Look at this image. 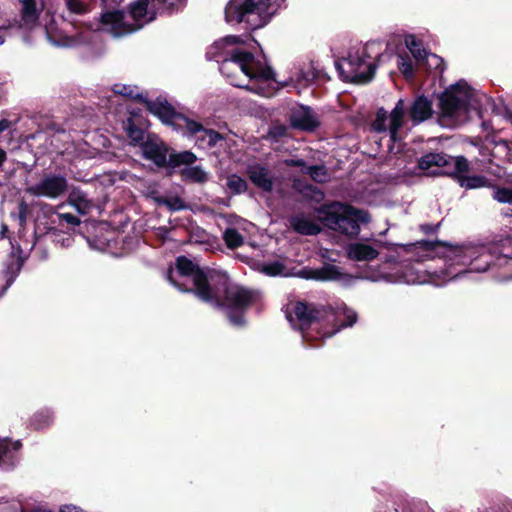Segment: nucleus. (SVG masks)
<instances>
[{
    "mask_svg": "<svg viewBox=\"0 0 512 512\" xmlns=\"http://www.w3.org/2000/svg\"><path fill=\"white\" fill-rule=\"evenodd\" d=\"M167 279L178 290L193 294L214 309L223 310L234 326L246 324L245 314L260 299L257 290L233 284L226 272L205 271L186 256L176 258L175 270H167Z\"/></svg>",
    "mask_w": 512,
    "mask_h": 512,
    "instance_id": "nucleus-1",
    "label": "nucleus"
},
{
    "mask_svg": "<svg viewBox=\"0 0 512 512\" xmlns=\"http://www.w3.org/2000/svg\"><path fill=\"white\" fill-rule=\"evenodd\" d=\"M406 252L420 250L422 252H437L443 248L444 257H448L457 263L468 267L469 271L485 272L493 266H502L510 259L507 255L498 251L497 247L478 246L463 247L454 246L449 242L435 240H420L415 243L398 245Z\"/></svg>",
    "mask_w": 512,
    "mask_h": 512,
    "instance_id": "nucleus-2",
    "label": "nucleus"
},
{
    "mask_svg": "<svg viewBox=\"0 0 512 512\" xmlns=\"http://www.w3.org/2000/svg\"><path fill=\"white\" fill-rule=\"evenodd\" d=\"M314 211L317 214V219L326 228L350 237L359 234V223L370 221L368 211L339 201L321 204Z\"/></svg>",
    "mask_w": 512,
    "mask_h": 512,
    "instance_id": "nucleus-3",
    "label": "nucleus"
},
{
    "mask_svg": "<svg viewBox=\"0 0 512 512\" xmlns=\"http://www.w3.org/2000/svg\"><path fill=\"white\" fill-rule=\"evenodd\" d=\"M170 112L167 113L162 123L171 126L175 131L180 132L183 136H195V144L198 148H213L224 136L214 129L205 128L200 122L195 121L183 113L177 112L171 106Z\"/></svg>",
    "mask_w": 512,
    "mask_h": 512,
    "instance_id": "nucleus-4",
    "label": "nucleus"
},
{
    "mask_svg": "<svg viewBox=\"0 0 512 512\" xmlns=\"http://www.w3.org/2000/svg\"><path fill=\"white\" fill-rule=\"evenodd\" d=\"M293 313L299 323L303 337H308V330L312 326H335L337 321L336 310L330 305H322L298 301L293 308Z\"/></svg>",
    "mask_w": 512,
    "mask_h": 512,
    "instance_id": "nucleus-5",
    "label": "nucleus"
},
{
    "mask_svg": "<svg viewBox=\"0 0 512 512\" xmlns=\"http://www.w3.org/2000/svg\"><path fill=\"white\" fill-rule=\"evenodd\" d=\"M366 58H370V56L367 53V47H364L361 53H350L347 58L336 61V69L341 79L355 84L370 82L374 78L378 65L375 62L366 65Z\"/></svg>",
    "mask_w": 512,
    "mask_h": 512,
    "instance_id": "nucleus-6",
    "label": "nucleus"
},
{
    "mask_svg": "<svg viewBox=\"0 0 512 512\" xmlns=\"http://www.w3.org/2000/svg\"><path fill=\"white\" fill-rule=\"evenodd\" d=\"M472 97L471 87L460 80L446 88L438 97V107L442 119L453 120L469 110Z\"/></svg>",
    "mask_w": 512,
    "mask_h": 512,
    "instance_id": "nucleus-7",
    "label": "nucleus"
},
{
    "mask_svg": "<svg viewBox=\"0 0 512 512\" xmlns=\"http://www.w3.org/2000/svg\"><path fill=\"white\" fill-rule=\"evenodd\" d=\"M121 0H101V13L94 22L87 27L90 30H99L101 27H110L115 36L133 33L142 28V24H129L124 21L125 14L119 9Z\"/></svg>",
    "mask_w": 512,
    "mask_h": 512,
    "instance_id": "nucleus-8",
    "label": "nucleus"
},
{
    "mask_svg": "<svg viewBox=\"0 0 512 512\" xmlns=\"http://www.w3.org/2000/svg\"><path fill=\"white\" fill-rule=\"evenodd\" d=\"M228 62L237 64L241 71L250 79L267 82L274 79V71L269 65H263L260 60H256L254 54L241 49H233L229 57L225 58L222 65Z\"/></svg>",
    "mask_w": 512,
    "mask_h": 512,
    "instance_id": "nucleus-9",
    "label": "nucleus"
},
{
    "mask_svg": "<svg viewBox=\"0 0 512 512\" xmlns=\"http://www.w3.org/2000/svg\"><path fill=\"white\" fill-rule=\"evenodd\" d=\"M404 116L405 103L403 99H399L390 114L384 107L377 109L376 117L371 123V129L377 133L389 131L390 140L395 143L399 140L398 133L404 125Z\"/></svg>",
    "mask_w": 512,
    "mask_h": 512,
    "instance_id": "nucleus-10",
    "label": "nucleus"
},
{
    "mask_svg": "<svg viewBox=\"0 0 512 512\" xmlns=\"http://www.w3.org/2000/svg\"><path fill=\"white\" fill-rule=\"evenodd\" d=\"M112 91L115 94L123 97L135 100L141 104H144L146 109L153 115L157 116L161 122L165 118L168 112H170L171 104L164 98L158 97L156 100H149L142 93H136L135 87L125 84H114Z\"/></svg>",
    "mask_w": 512,
    "mask_h": 512,
    "instance_id": "nucleus-11",
    "label": "nucleus"
},
{
    "mask_svg": "<svg viewBox=\"0 0 512 512\" xmlns=\"http://www.w3.org/2000/svg\"><path fill=\"white\" fill-rule=\"evenodd\" d=\"M68 191V181L60 174L45 175L38 183L26 188L29 195L57 199Z\"/></svg>",
    "mask_w": 512,
    "mask_h": 512,
    "instance_id": "nucleus-12",
    "label": "nucleus"
},
{
    "mask_svg": "<svg viewBox=\"0 0 512 512\" xmlns=\"http://www.w3.org/2000/svg\"><path fill=\"white\" fill-rule=\"evenodd\" d=\"M457 161V157L450 156L443 152L436 153L430 152L426 153L418 159L417 167L420 170L428 171L432 167H437V170H433L430 172L432 176L445 175L449 177L447 171H451L454 169L455 163Z\"/></svg>",
    "mask_w": 512,
    "mask_h": 512,
    "instance_id": "nucleus-13",
    "label": "nucleus"
},
{
    "mask_svg": "<svg viewBox=\"0 0 512 512\" xmlns=\"http://www.w3.org/2000/svg\"><path fill=\"white\" fill-rule=\"evenodd\" d=\"M470 171L469 161L464 156H457L454 169L447 171L453 180L457 181L459 185L466 189H476L485 187L489 181L485 176L473 175L467 176L466 174Z\"/></svg>",
    "mask_w": 512,
    "mask_h": 512,
    "instance_id": "nucleus-14",
    "label": "nucleus"
},
{
    "mask_svg": "<svg viewBox=\"0 0 512 512\" xmlns=\"http://www.w3.org/2000/svg\"><path fill=\"white\" fill-rule=\"evenodd\" d=\"M144 159L151 161L158 168H165L170 147L155 134H147L141 147Z\"/></svg>",
    "mask_w": 512,
    "mask_h": 512,
    "instance_id": "nucleus-15",
    "label": "nucleus"
},
{
    "mask_svg": "<svg viewBox=\"0 0 512 512\" xmlns=\"http://www.w3.org/2000/svg\"><path fill=\"white\" fill-rule=\"evenodd\" d=\"M289 121L294 129L305 132H313L320 126V121L312 108L303 105L292 110Z\"/></svg>",
    "mask_w": 512,
    "mask_h": 512,
    "instance_id": "nucleus-16",
    "label": "nucleus"
},
{
    "mask_svg": "<svg viewBox=\"0 0 512 512\" xmlns=\"http://www.w3.org/2000/svg\"><path fill=\"white\" fill-rule=\"evenodd\" d=\"M145 122L146 119L142 116L140 109L130 111V116L124 122V129L130 143L138 145L140 148L147 138L144 128Z\"/></svg>",
    "mask_w": 512,
    "mask_h": 512,
    "instance_id": "nucleus-17",
    "label": "nucleus"
},
{
    "mask_svg": "<svg viewBox=\"0 0 512 512\" xmlns=\"http://www.w3.org/2000/svg\"><path fill=\"white\" fill-rule=\"evenodd\" d=\"M434 113L432 101L425 95L415 98L409 108L408 114L414 124H419L432 117Z\"/></svg>",
    "mask_w": 512,
    "mask_h": 512,
    "instance_id": "nucleus-18",
    "label": "nucleus"
},
{
    "mask_svg": "<svg viewBox=\"0 0 512 512\" xmlns=\"http://www.w3.org/2000/svg\"><path fill=\"white\" fill-rule=\"evenodd\" d=\"M247 176L257 188L264 192L272 191L273 179L266 167L260 164L249 165L247 167Z\"/></svg>",
    "mask_w": 512,
    "mask_h": 512,
    "instance_id": "nucleus-19",
    "label": "nucleus"
},
{
    "mask_svg": "<svg viewBox=\"0 0 512 512\" xmlns=\"http://www.w3.org/2000/svg\"><path fill=\"white\" fill-rule=\"evenodd\" d=\"M289 223L296 233L304 236H315L322 231L319 224L306 218L303 213L291 216Z\"/></svg>",
    "mask_w": 512,
    "mask_h": 512,
    "instance_id": "nucleus-20",
    "label": "nucleus"
},
{
    "mask_svg": "<svg viewBox=\"0 0 512 512\" xmlns=\"http://www.w3.org/2000/svg\"><path fill=\"white\" fill-rule=\"evenodd\" d=\"M150 0H136L129 5V14L135 21L134 24H142V27L156 18L155 11H149Z\"/></svg>",
    "mask_w": 512,
    "mask_h": 512,
    "instance_id": "nucleus-21",
    "label": "nucleus"
},
{
    "mask_svg": "<svg viewBox=\"0 0 512 512\" xmlns=\"http://www.w3.org/2000/svg\"><path fill=\"white\" fill-rule=\"evenodd\" d=\"M378 256V250L369 244L352 243L347 248V257L353 261H372Z\"/></svg>",
    "mask_w": 512,
    "mask_h": 512,
    "instance_id": "nucleus-22",
    "label": "nucleus"
},
{
    "mask_svg": "<svg viewBox=\"0 0 512 512\" xmlns=\"http://www.w3.org/2000/svg\"><path fill=\"white\" fill-rule=\"evenodd\" d=\"M418 67L424 69L427 74L433 76V78H439L441 80L446 69V64L442 57L428 52L427 56L423 59L422 64Z\"/></svg>",
    "mask_w": 512,
    "mask_h": 512,
    "instance_id": "nucleus-23",
    "label": "nucleus"
},
{
    "mask_svg": "<svg viewBox=\"0 0 512 512\" xmlns=\"http://www.w3.org/2000/svg\"><path fill=\"white\" fill-rule=\"evenodd\" d=\"M197 159L198 158L196 154L190 150L177 152L174 149L170 148L165 168L177 169L180 168L181 166L188 167L190 165H193L197 161Z\"/></svg>",
    "mask_w": 512,
    "mask_h": 512,
    "instance_id": "nucleus-24",
    "label": "nucleus"
},
{
    "mask_svg": "<svg viewBox=\"0 0 512 512\" xmlns=\"http://www.w3.org/2000/svg\"><path fill=\"white\" fill-rule=\"evenodd\" d=\"M293 188L305 199L316 203L322 202L325 197L324 192L320 188L304 181H295Z\"/></svg>",
    "mask_w": 512,
    "mask_h": 512,
    "instance_id": "nucleus-25",
    "label": "nucleus"
},
{
    "mask_svg": "<svg viewBox=\"0 0 512 512\" xmlns=\"http://www.w3.org/2000/svg\"><path fill=\"white\" fill-rule=\"evenodd\" d=\"M339 276L340 272L337 266L326 264L319 269L309 270L306 277L317 281H329L338 279Z\"/></svg>",
    "mask_w": 512,
    "mask_h": 512,
    "instance_id": "nucleus-26",
    "label": "nucleus"
},
{
    "mask_svg": "<svg viewBox=\"0 0 512 512\" xmlns=\"http://www.w3.org/2000/svg\"><path fill=\"white\" fill-rule=\"evenodd\" d=\"M68 203L80 214H86L91 208L87 195L79 188H73L68 195Z\"/></svg>",
    "mask_w": 512,
    "mask_h": 512,
    "instance_id": "nucleus-27",
    "label": "nucleus"
},
{
    "mask_svg": "<svg viewBox=\"0 0 512 512\" xmlns=\"http://www.w3.org/2000/svg\"><path fill=\"white\" fill-rule=\"evenodd\" d=\"M98 0H65V6L70 14L86 15L95 9Z\"/></svg>",
    "mask_w": 512,
    "mask_h": 512,
    "instance_id": "nucleus-28",
    "label": "nucleus"
},
{
    "mask_svg": "<svg viewBox=\"0 0 512 512\" xmlns=\"http://www.w3.org/2000/svg\"><path fill=\"white\" fill-rule=\"evenodd\" d=\"M181 179L185 182L204 184L208 181V174L200 166H188L180 170Z\"/></svg>",
    "mask_w": 512,
    "mask_h": 512,
    "instance_id": "nucleus-29",
    "label": "nucleus"
},
{
    "mask_svg": "<svg viewBox=\"0 0 512 512\" xmlns=\"http://www.w3.org/2000/svg\"><path fill=\"white\" fill-rule=\"evenodd\" d=\"M16 463L15 453L10 450V441L0 438V468L10 470L15 467Z\"/></svg>",
    "mask_w": 512,
    "mask_h": 512,
    "instance_id": "nucleus-30",
    "label": "nucleus"
},
{
    "mask_svg": "<svg viewBox=\"0 0 512 512\" xmlns=\"http://www.w3.org/2000/svg\"><path fill=\"white\" fill-rule=\"evenodd\" d=\"M53 420V413L49 409H41L30 418L29 426L34 430H42L48 428Z\"/></svg>",
    "mask_w": 512,
    "mask_h": 512,
    "instance_id": "nucleus-31",
    "label": "nucleus"
},
{
    "mask_svg": "<svg viewBox=\"0 0 512 512\" xmlns=\"http://www.w3.org/2000/svg\"><path fill=\"white\" fill-rule=\"evenodd\" d=\"M405 44L415 58L416 64L418 66L422 64L423 59L428 54L427 50L423 48L422 41L418 40L414 35H410L405 39Z\"/></svg>",
    "mask_w": 512,
    "mask_h": 512,
    "instance_id": "nucleus-32",
    "label": "nucleus"
},
{
    "mask_svg": "<svg viewBox=\"0 0 512 512\" xmlns=\"http://www.w3.org/2000/svg\"><path fill=\"white\" fill-rule=\"evenodd\" d=\"M57 221L52 220L53 224H57L60 229L67 228L76 231V227L81 229L80 219L71 213H57Z\"/></svg>",
    "mask_w": 512,
    "mask_h": 512,
    "instance_id": "nucleus-33",
    "label": "nucleus"
},
{
    "mask_svg": "<svg viewBox=\"0 0 512 512\" xmlns=\"http://www.w3.org/2000/svg\"><path fill=\"white\" fill-rule=\"evenodd\" d=\"M397 66L406 80L415 78V70L411 57L407 53L399 54L397 57Z\"/></svg>",
    "mask_w": 512,
    "mask_h": 512,
    "instance_id": "nucleus-34",
    "label": "nucleus"
},
{
    "mask_svg": "<svg viewBox=\"0 0 512 512\" xmlns=\"http://www.w3.org/2000/svg\"><path fill=\"white\" fill-rule=\"evenodd\" d=\"M223 240L226 246L231 250H235L244 244V237L236 228L233 227H228L223 232Z\"/></svg>",
    "mask_w": 512,
    "mask_h": 512,
    "instance_id": "nucleus-35",
    "label": "nucleus"
},
{
    "mask_svg": "<svg viewBox=\"0 0 512 512\" xmlns=\"http://www.w3.org/2000/svg\"><path fill=\"white\" fill-rule=\"evenodd\" d=\"M22 4L21 15L25 23H34L38 20L39 14L35 0H19Z\"/></svg>",
    "mask_w": 512,
    "mask_h": 512,
    "instance_id": "nucleus-36",
    "label": "nucleus"
},
{
    "mask_svg": "<svg viewBox=\"0 0 512 512\" xmlns=\"http://www.w3.org/2000/svg\"><path fill=\"white\" fill-rule=\"evenodd\" d=\"M159 205L166 206L170 211H181L187 208L184 200L179 196L165 197L161 196L156 198Z\"/></svg>",
    "mask_w": 512,
    "mask_h": 512,
    "instance_id": "nucleus-37",
    "label": "nucleus"
},
{
    "mask_svg": "<svg viewBox=\"0 0 512 512\" xmlns=\"http://www.w3.org/2000/svg\"><path fill=\"white\" fill-rule=\"evenodd\" d=\"M225 19L227 22L236 21L237 23H241L244 21L241 7L235 4L234 0H230L225 7Z\"/></svg>",
    "mask_w": 512,
    "mask_h": 512,
    "instance_id": "nucleus-38",
    "label": "nucleus"
},
{
    "mask_svg": "<svg viewBox=\"0 0 512 512\" xmlns=\"http://www.w3.org/2000/svg\"><path fill=\"white\" fill-rule=\"evenodd\" d=\"M226 185L234 194H242L248 189L247 182L236 174L228 177Z\"/></svg>",
    "mask_w": 512,
    "mask_h": 512,
    "instance_id": "nucleus-39",
    "label": "nucleus"
},
{
    "mask_svg": "<svg viewBox=\"0 0 512 512\" xmlns=\"http://www.w3.org/2000/svg\"><path fill=\"white\" fill-rule=\"evenodd\" d=\"M288 135V128L284 124H273L269 127L265 139L274 142H279L282 138Z\"/></svg>",
    "mask_w": 512,
    "mask_h": 512,
    "instance_id": "nucleus-40",
    "label": "nucleus"
},
{
    "mask_svg": "<svg viewBox=\"0 0 512 512\" xmlns=\"http://www.w3.org/2000/svg\"><path fill=\"white\" fill-rule=\"evenodd\" d=\"M493 199L499 203L512 205V185L496 187L493 192Z\"/></svg>",
    "mask_w": 512,
    "mask_h": 512,
    "instance_id": "nucleus-41",
    "label": "nucleus"
},
{
    "mask_svg": "<svg viewBox=\"0 0 512 512\" xmlns=\"http://www.w3.org/2000/svg\"><path fill=\"white\" fill-rule=\"evenodd\" d=\"M357 321V314L355 312L349 313L345 315V319L340 322L337 328H333L331 330H325L322 333H319V337H330L334 333H336L340 328H346L353 326Z\"/></svg>",
    "mask_w": 512,
    "mask_h": 512,
    "instance_id": "nucleus-42",
    "label": "nucleus"
},
{
    "mask_svg": "<svg viewBox=\"0 0 512 512\" xmlns=\"http://www.w3.org/2000/svg\"><path fill=\"white\" fill-rule=\"evenodd\" d=\"M241 11L244 15V17L247 14H252L257 12L258 14H261L265 11V3L263 1L255 2L254 0H245L241 5Z\"/></svg>",
    "mask_w": 512,
    "mask_h": 512,
    "instance_id": "nucleus-43",
    "label": "nucleus"
},
{
    "mask_svg": "<svg viewBox=\"0 0 512 512\" xmlns=\"http://www.w3.org/2000/svg\"><path fill=\"white\" fill-rule=\"evenodd\" d=\"M285 265L280 261H273L263 266V272L268 276H280L285 272Z\"/></svg>",
    "mask_w": 512,
    "mask_h": 512,
    "instance_id": "nucleus-44",
    "label": "nucleus"
},
{
    "mask_svg": "<svg viewBox=\"0 0 512 512\" xmlns=\"http://www.w3.org/2000/svg\"><path fill=\"white\" fill-rule=\"evenodd\" d=\"M30 213L29 205L21 200L18 204V221L20 226H25Z\"/></svg>",
    "mask_w": 512,
    "mask_h": 512,
    "instance_id": "nucleus-45",
    "label": "nucleus"
},
{
    "mask_svg": "<svg viewBox=\"0 0 512 512\" xmlns=\"http://www.w3.org/2000/svg\"><path fill=\"white\" fill-rule=\"evenodd\" d=\"M306 173H308L316 181L318 180V177L320 175H323V176L326 175L325 168L322 165L308 166L306 169Z\"/></svg>",
    "mask_w": 512,
    "mask_h": 512,
    "instance_id": "nucleus-46",
    "label": "nucleus"
},
{
    "mask_svg": "<svg viewBox=\"0 0 512 512\" xmlns=\"http://www.w3.org/2000/svg\"><path fill=\"white\" fill-rule=\"evenodd\" d=\"M187 0H175L166 4V9L169 13H174L182 10L186 5Z\"/></svg>",
    "mask_w": 512,
    "mask_h": 512,
    "instance_id": "nucleus-47",
    "label": "nucleus"
},
{
    "mask_svg": "<svg viewBox=\"0 0 512 512\" xmlns=\"http://www.w3.org/2000/svg\"><path fill=\"white\" fill-rule=\"evenodd\" d=\"M440 225H441V223H437L435 225L434 224L424 223V224H420L419 225V230L421 232H423L424 234H426V235H431V234L437 233V231L440 228Z\"/></svg>",
    "mask_w": 512,
    "mask_h": 512,
    "instance_id": "nucleus-48",
    "label": "nucleus"
},
{
    "mask_svg": "<svg viewBox=\"0 0 512 512\" xmlns=\"http://www.w3.org/2000/svg\"><path fill=\"white\" fill-rule=\"evenodd\" d=\"M223 41L227 44V45H236V44H244V40L241 38V36H236V35H229V36H226Z\"/></svg>",
    "mask_w": 512,
    "mask_h": 512,
    "instance_id": "nucleus-49",
    "label": "nucleus"
},
{
    "mask_svg": "<svg viewBox=\"0 0 512 512\" xmlns=\"http://www.w3.org/2000/svg\"><path fill=\"white\" fill-rule=\"evenodd\" d=\"M0 512H17V507L8 501L0 502Z\"/></svg>",
    "mask_w": 512,
    "mask_h": 512,
    "instance_id": "nucleus-50",
    "label": "nucleus"
},
{
    "mask_svg": "<svg viewBox=\"0 0 512 512\" xmlns=\"http://www.w3.org/2000/svg\"><path fill=\"white\" fill-rule=\"evenodd\" d=\"M286 164L290 167H305L306 162L303 159H289L286 161Z\"/></svg>",
    "mask_w": 512,
    "mask_h": 512,
    "instance_id": "nucleus-51",
    "label": "nucleus"
},
{
    "mask_svg": "<svg viewBox=\"0 0 512 512\" xmlns=\"http://www.w3.org/2000/svg\"><path fill=\"white\" fill-rule=\"evenodd\" d=\"M60 512H84V511L75 505L67 504V505H63L60 508Z\"/></svg>",
    "mask_w": 512,
    "mask_h": 512,
    "instance_id": "nucleus-52",
    "label": "nucleus"
},
{
    "mask_svg": "<svg viewBox=\"0 0 512 512\" xmlns=\"http://www.w3.org/2000/svg\"><path fill=\"white\" fill-rule=\"evenodd\" d=\"M22 447V443L21 441H15L14 443H11L10 442V450H12L14 453H15V456L16 458L18 459V451L20 450V448Z\"/></svg>",
    "mask_w": 512,
    "mask_h": 512,
    "instance_id": "nucleus-53",
    "label": "nucleus"
},
{
    "mask_svg": "<svg viewBox=\"0 0 512 512\" xmlns=\"http://www.w3.org/2000/svg\"><path fill=\"white\" fill-rule=\"evenodd\" d=\"M10 125V122L7 119L0 120V133L6 130Z\"/></svg>",
    "mask_w": 512,
    "mask_h": 512,
    "instance_id": "nucleus-54",
    "label": "nucleus"
},
{
    "mask_svg": "<svg viewBox=\"0 0 512 512\" xmlns=\"http://www.w3.org/2000/svg\"><path fill=\"white\" fill-rule=\"evenodd\" d=\"M7 28L5 26H0V45H2L5 41V32Z\"/></svg>",
    "mask_w": 512,
    "mask_h": 512,
    "instance_id": "nucleus-55",
    "label": "nucleus"
},
{
    "mask_svg": "<svg viewBox=\"0 0 512 512\" xmlns=\"http://www.w3.org/2000/svg\"><path fill=\"white\" fill-rule=\"evenodd\" d=\"M6 160V153L4 150L0 149V166Z\"/></svg>",
    "mask_w": 512,
    "mask_h": 512,
    "instance_id": "nucleus-56",
    "label": "nucleus"
},
{
    "mask_svg": "<svg viewBox=\"0 0 512 512\" xmlns=\"http://www.w3.org/2000/svg\"><path fill=\"white\" fill-rule=\"evenodd\" d=\"M7 231H8V227H7V225L3 224V225H2L1 233L4 235V233H6Z\"/></svg>",
    "mask_w": 512,
    "mask_h": 512,
    "instance_id": "nucleus-57",
    "label": "nucleus"
},
{
    "mask_svg": "<svg viewBox=\"0 0 512 512\" xmlns=\"http://www.w3.org/2000/svg\"><path fill=\"white\" fill-rule=\"evenodd\" d=\"M505 216H512V209H507Z\"/></svg>",
    "mask_w": 512,
    "mask_h": 512,
    "instance_id": "nucleus-58",
    "label": "nucleus"
},
{
    "mask_svg": "<svg viewBox=\"0 0 512 512\" xmlns=\"http://www.w3.org/2000/svg\"><path fill=\"white\" fill-rule=\"evenodd\" d=\"M510 120H511V123H512V114L510 115Z\"/></svg>",
    "mask_w": 512,
    "mask_h": 512,
    "instance_id": "nucleus-59",
    "label": "nucleus"
}]
</instances>
